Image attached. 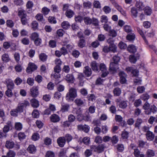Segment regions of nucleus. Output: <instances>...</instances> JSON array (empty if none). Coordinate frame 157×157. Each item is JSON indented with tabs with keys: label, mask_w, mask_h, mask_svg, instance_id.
I'll list each match as a JSON object with an SVG mask.
<instances>
[{
	"label": "nucleus",
	"mask_w": 157,
	"mask_h": 157,
	"mask_svg": "<svg viewBox=\"0 0 157 157\" xmlns=\"http://www.w3.org/2000/svg\"><path fill=\"white\" fill-rule=\"evenodd\" d=\"M83 20L86 25H90L92 24L95 26L99 25V21L96 18L94 17L91 18L89 17L86 16L84 17Z\"/></svg>",
	"instance_id": "f257e3e1"
},
{
	"label": "nucleus",
	"mask_w": 157,
	"mask_h": 157,
	"mask_svg": "<svg viewBox=\"0 0 157 157\" xmlns=\"http://www.w3.org/2000/svg\"><path fill=\"white\" fill-rule=\"evenodd\" d=\"M77 96V90L74 88L70 89L69 92L67 94L66 96V100L68 101H72L73 98Z\"/></svg>",
	"instance_id": "f03ea898"
},
{
	"label": "nucleus",
	"mask_w": 157,
	"mask_h": 157,
	"mask_svg": "<svg viewBox=\"0 0 157 157\" xmlns=\"http://www.w3.org/2000/svg\"><path fill=\"white\" fill-rule=\"evenodd\" d=\"M29 102L28 101H24L18 104L16 109L19 112H22L23 110L27 106H29Z\"/></svg>",
	"instance_id": "7ed1b4c3"
},
{
	"label": "nucleus",
	"mask_w": 157,
	"mask_h": 157,
	"mask_svg": "<svg viewBox=\"0 0 157 157\" xmlns=\"http://www.w3.org/2000/svg\"><path fill=\"white\" fill-rule=\"evenodd\" d=\"M105 148V146L103 144L99 145L97 146L92 145L90 147V149L93 150L94 151L99 153L102 152Z\"/></svg>",
	"instance_id": "20e7f679"
},
{
	"label": "nucleus",
	"mask_w": 157,
	"mask_h": 157,
	"mask_svg": "<svg viewBox=\"0 0 157 157\" xmlns=\"http://www.w3.org/2000/svg\"><path fill=\"white\" fill-rule=\"evenodd\" d=\"M99 68L100 70L102 73L101 75L102 77H105L109 74V72L107 70L106 66L104 63H102L100 64Z\"/></svg>",
	"instance_id": "39448f33"
},
{
	"label": "nucleus",
	"mask_w": 157,
	"mask_h": 157,
	"mask_svg": "<svg viewBox=\"0 0 157 157\" xmlns=\"http://www.w3.org/2000/svg\"><path fill=\"white\" fill-rule=\"evenodd\" d=\"M38 88L37 86H33L30 89V94L33 97H36L39 94Z\"/></svg>",
	"instance_id": "423d86ee"
},
{
	"label": "nucleus",
	"mask_w": 157,
	"mask_h": 157,
	"mask_svg": "<svg viewBox=\"0 0 157 157\" xmlns=\"http://www.w3.org/2000/svg\"><path fill=\"white\" fill-rule=\"evenodd\" d=\"M120 77V81L121 84L125 83L127 81L126 77L127 76L126 74L123 71H121L119 73Z\"/></svg>",
	"instance_id": "0eeeda50"
},
{
	"label": "nucleus",
	"mask_w": 157,
	"mask_h": 157,
	"mask_svg": "<svg viewBox=\"0 0 157 157\" xmlns=\"http://www.w3.org/2000/svg\"><path fill=\"white\" fill-rule=\"evenodd\" d=\"M57 142L58 145L60 147H64L66 141L63 136L60 137L58 138Z\"/></svg>",
	"instance_id": "6e6552de"
},
{
	"label": "nucleus",
	"mask_w": 157,
	"mask_h": 157,
	"mask_svg": "<svg viewBox=\"0 0 157 157\" xmlns=\"http://www.w3.org/2000/svg\"><path fill=\"white\" fill-rule=\"evenodd\" d=\"M157 111V108L156 106L154 105H151L148 110H146L145 111V113L147 115L150 114L151 112L154 113Z\"/></svg>",
	"instance_id": "1a4fd4ad"
},
{
	"label": "nucleus",
	"mask_w": 157,
	"mask_h": 157,
	"mask_svg": "<svg viewBox=\"0 0 157 157\" xmlns=\"http://www.w3.org/2000/svg\"><path fill=\"white\" fill-rule=\"evenodd\" d=\"M29 65H30V66L28 67L26 69V71L28 72H31L36 70L37 68V66L34 63H30Z\"/></svg>",
	"instance_id": "9d476101"
},
{
	"label": "nucleus",
	"mask_w": 157,
	"mask_h": 157,
	"mask_svg": "<svg viewBox=\"0 0 157 157\" xmlns=\"http://www.w3.org/2000/svg\"><path fill=\"white\" fill-rule=\"evenodd\" d=\"M12 125L10 121H8L6 124V125H5L3 128V132L6 133L10 130V128H12Z\"/></svg>",
	"instance_id": "9b49d317"
},
{
	"label": "nucleus",
	"mask_w": 157,
	"mask_h": 157,
	"mask_svg": "<svg viewBox=\"0 0 157 157\" xmlns=\"http://www.w3.org/2000/svg\"><path fill=\"white\" fill-rule=\"evenodd\" d=\"M117 68V64L113 62H112L110 63L109 70L110 72L111 71L113 73H114L116 71Z\"/></svg>",
	"instance_id": "f8f14e48"
},
{
	"label": "nucleus",
	"mask_w": 157,
	"mask_h": 157,
	"mask_svg": "<svg viewBox=\"0 0 157 157\" xmlns=\"http://www.w3.org/2000/svg\"><path fill=\"white\" fill-rule=\"evenodd\" d=\"M131 15L132 18H136L138 16V12L137 9L135 7H132L130 10Z\"/></svg>",
	"instance_id": "ddd939ff"
},
{
	"label": "nucleus",
	"mask_w": 157,
	"mask_h": 157,
	"mask_svg": "<svg viewBox=\"0 0 157 157\" xmlns=\"http://www.w3.org/2000/svg\"><path fill=\"white\" fill-rule=\"evenodd\" d=\"M17 12V15L20 18L27 15L25 11L22 8H18Z\"/></svg>",
	"instance_id": "4468645a"
},
{
	"label": "nucleus",
	"mask_w": 157,
	"mask_h": 157,
	"mask_svg": "<svg viewBox=\"0 0 157 157\" xmlns=\"http://www.w3.org/2000/svg\"><path fill=\"white\" fill-rule=\"evenodd\" d=\"M143 122H144L143 120L141 118L138 117L135 122L134 124L135 127L139 129L141 124Z\"/></svg>",
	"instance_id": "2eb2a0df"
},
{
	"label": "nucleus",
	"mask_w": 157,
	"mask_h": 157,
	"mask_svg": "<svg viewBox=\"0 0 157 157\" xmlns=\"http://www.w3.org/2000/svg\"><path fill=\"white\" fill-rule=\"evenodd\" d=\"M35 18L39 22L42 23L45 22V20L44 18L43 15L42 13H37L35 16Z\"/></svg>",
	"instance_id": "dca6fc26"
},
{
	"label": "nucleus",
	"mask_w": 157,
	"mask_h": 157,
	"mask_svg": "<svg viewBox=\"0 0 157 157\" xmlns=\"http://www.w3.org/2000/svg\"><path fill=\"white\" fill-rule=\"evenodd\" d=\"M51 121L53 122H57L60 120V118L55 114H52L50 117Z\"/></svg>",
	"instance_id": "f3484780"
},
{
	"label": "nucleus",
	"mask_w": 157,
	"mask_h": 157,
	"mask_svg": "<svg viewBox=\"0 0 157 157\" xmlns=\"http://www.w3.org/2000/svg\"><path fill=\"white\" fill-rule=\"evenodd\" d=\"M86 45V41L84 38L80 39L78 43V46L80 48H83Z\"/></svg>",
	"instance_id": "a211bd4d"
},
{
	"label": "nucleus",
	"mask_w": 157,
	"mask_h": 157,
	"mask_svg": "<svg viewBox=\"0 0 157 157\" xmlns=\"http://www.w3.org/2000/svg\"><path fill=\"white\" fill-rule=\"evenodd\" d=\"M146 138L148 140L150 141L152 140L155 137V135L152 132L148 131L146 134Z\"/></svg>",
	"instance_id": "6ab92c4d"
},
{
	"label": "nucleus",
	"mask_w": 157,
	"mask_h": 157,
	"mask_svg": "<svg viewBox=\"0 0 157 157\" xmlns=\"http://www.w3.org/2000/svg\"><path fill=\"white\" fill-rule=\"evenodd\" d=\"M78 142L81 143L82 142L85 144L87 145L90 143V141L89 138L86 137L83 138H82V137L80 138Z\"/></svg>",
	"instance_id": "aec40b11"
},
{
	"label": "nucleus",
	"mask_w": 157,
	"mask_h": 157,
	"mask_svg": "<svg viewBox=\"0 0 157 157\" xmlns=\"http://www.w3.org/2000/svg\"><path fill=\"white\" fill-rule=\"evenodd\" d=\"M15 144L14 142L10 140H7L6 142L5 146L8 149H12L13 148Z\"/></svg>",
	"instance_id": "412c9836"
},
{
	"label": "nucleus",
	"mask_w": 157,
	"mask_h": 157,
	"mask_svg": "<svg viewBox=\"0 0 157 157\" xmlns=\"http://www.w3.org/2000/svg\"><path fill=\"white\" fill-rule=\"evenodd\" d=\"M27 150L29 152L32 154H34L36 151V147L33 144L30 145Z\"/></svg>",
	"instance_id": "4be33fe9"
},
{
	"label": "nucleus",
	"mask_w": 157,
	"mask_h": 157,
	"mask_svg": "<svg viewBox=\"0 0 157 157\" xmlns=\"http://www.w3.org/2000/svg\"><path fill=\"white\" fill-rule=\"evenodd\" d=\"M31 102L32 106L34 108L38 107L39 105V101L35 98L32 99Z\"/></svg>",
	"instance_id": "5701e85b"
},
{
	"label": "nucleus",
	"mask_w": 157,
	"mask_h": 157,
	"mask_svg": "<svg viewBox=\"0 0 157 157\" xmlns=\"http://www.w3.org/2000/svg\"><path fill=\"white\" fill-rule=\"evenodd\" d=\"M84 73L87 77L90 76L92 74L91 68L89 67H85V70L84 71Z\"/></svg>",
	"instance_id": "b1692460"
},
{
	"label": "nucleus",
	"mask_w": 157,
	"mask_h": 157,
	"mask_svg": "<svg viewBox=\"0 0 157 157\" xmlns=\"http://www.w3.org/2000/svg\"><path fill=\"white\" fill-rule=\"evenodd\" d=\"M91 67L92 70L95 71H98V65L95 61H93L91 63Z\"/></svg>",
	"instance_id": "393cba45"
},
{
	"label": "nucleus",
	"mask_w": 157,
	"mask_h": 157,
	"mask_svg": "<svg viewBox=\"0 0 157 157\" xmlns=\"http://www.w3.org/2000/svg\"><path fill=\"white\" fill-rule=\"evenodd\" d=\"M128 51L130 52L134 53L136 51V47L133 45H129L127 48Z\"/></svg>",
	"instance_id": "a878e982"
},
{
	"label": "nucleus",
	"mask_w": 157,
	"mask_h": 157,
	"mask_svg": "<svg viewBox=\"0 0 157 157\" xmlns=\"http://www.w3.org/2000/svg\"><path fill=\"white\" fill-rule=\"evenodd\" d=\"M74 14V12L71 9L67 10L65 13V15L68 18H71Z\"/></svg>",
	"instance_id": "bb28decb"
},
{
	"label": "nucleus",
	"mask_w": 157,
	"mask_h": 157,
	"mask_svg": "<svg viewBox=\"0 0 157 157\" xmlns=\"http://www.w3.org/2000/svg\"><path fill=\"white\" fill-rule=\"evenodd\" d=\"M74 77L71 74H68L65 77L66 80L69 82L72 83L74 80Z\"/></svg>",
	"instance_id": "cd10ccee"
},
{
	"label": "nucleus",
	"mask_w": 157,
	"mask_h": 157,
	"mask_svg": "<svg viewBox=\"0 0 157 157\" xmlns=\"http://www.w3.org/2000/svg\"><path fill=\"white\" fill-rule=\"evenodd\" d=\"M136 29L138 33L140 34V35L141 36L144 40L146 44H147L148 41L147 40L144 35V33L142 31L139 27H137L136 28Z\"/></svg>",
	"instance_id": "c85d7f7f"
},
{
	"label": "nucleus",
	"mask_w": 157,
	"mask_h": 157,
	"mask_svg": "<svg viewBox=\"0 0 157 157\" xmlns=\"http://www.w3.org/2000/svg\"><path fill=\"white\" fill-rule=\"evenodd\" d=\"M136 7L139 9L141 10H144V6L143 3L141 2L138 1L137 2L136 4Z\"/></svg>",
	"instance_id": "c756f323"
},
{
	"label": "nucleus",
	"mask_w": 157,
	"mask_h": 157,
	"mask_svg": "<svg viewBox=\"0 0 157 157\" xmlns=\"http://www.w3.org/2000/svg\"><path fill=\"white\" fill-rule=\"evenodd\" d=\"M7 89L13 90L14 88V84L13 81L10 80H8L7 82Z\"/></svg>",
	"instance_id": "7c9ffc66"
},
{
	"label": "nucleus",
	"mask_w": 157,
	"mask_h": 157,
	"mask_svg": "<svg viewBox=\"0 0 157 157\" xmlns=\"http://www.w3.org/2000/svg\"><path fill=\"white\" fill-rule=\"evenodd\" d=\"M121 90L119 87H116L114 88L113 90V93L114 96H119L121 93Z\"/></svg>",
	"instance_id": "2f4dec72"
},
{
	"label": "nucleus",
	"mask_w": 157,
	"mask_h": 157,
	"mask_svg": "<svg viewBox=\"0 0 157 157\" xmlns=\"http://www.w3.org/2000/svg\"><path fill=\"white\" fill-rule=\"evenodd\" d=\"M144 10L145 13L147 15H150L152 13V10L151 8L149 6H147L145 7Z\"/></svg>",
	"instance_id": "473e14b6"
},
{
	"label": "nucleus",
	"mask_w": 157,
	"mask_h": 157,
	"mask_svg": "<svg viewBox=\"0 0 157 157\" xmlns=\"http://www.w3.org/2000/svg\"><path fill=\"white\" fill-rule=\"evenodd\" d=\"M50 11V9L46 7H44L42 9L41 12L43 15L45 16L48 15Z\"/></svg>",
	"instance_id": "72a5a7b5"
},
{
	"label": "nucleus",
	"mask_w": 157,
	"mask_h": 157,
	"mask_svg": "<svg viewBox=\"0 0 157 157\" xmlns=\"http://www.w3.org/2000/svg\"><path fill=\"white\" fill-rule=\"evenodd\" d=\"M22 24L23 25H25L28 23V21L29 18H28L27 16L23 17L20 18Z\"/></svg>",
	"instance_id": "f704fd0d"
},
{
	"label": "nucleus",
	"mask_w": 157,
	"mask_h": 157,
	"mask_svg": "<svg viewBox=\"0 0 157 157\" xmlns=\"http://www.w3.org/2000/svg\"><path fill=\"white\" fill-rule=\"evenodd\" d=\"M86 121H91V117L90 116L89 113L88 112H86L84 116V120Z\"/></svg>",
	"instance_id": "c9c22d12"
},
{
	"label": "nucleus",
	"mask_w": 157,
	"mask_h": 157,
	"mask_svg": "<svg viewBox=\"0 0 157 157\" xmlns=\"http://www.w3.org/2000/svg\"><path fill=\"white\" fill-rule=\"evenodd\" d=\"M65 138V140L66 141H67L68 143L70 142L72 139L73 137L71 135L69 134H66L64 136H63Z\"/></svg>",
	"instance_id": "e433bc0d"
},
{
	"label": "nucleus",
	"mask_w": 157,
	"mask_h": 157,
	"mask_svg": "<svg viewBox=\"0 0 157 157\" xmlns=\"http://www.w3.org/2000/svg\"><path fill=\"white\" fill-rule=\"evenodd\" d=\"M75 102L78 106H81L84 103L83 101L79 98H77L75 99Z\"/></svg>",
	"instance_id": "4c0bfd02"
},
{
	"label": "nucleus",
	"mask_w": 157,
	"mask_h": 157,
	"mask_svg": "<svg viewBox=\"0 0 157 157\" xmlns=\"http://www.w3.org/2000/svg\"><path fill=\"white\" fill-rule=\"evenodd\" d=\"M70 108V105L69 104H66L62 105L61 109V111L63 112H67Z\"/></svg>",
	"instance_id": "58836bf2"
},
{
	"label": "nucleus",
	"mask_w": 157,
	"mask_h": 157,
	"mask_svg": "<svg viewBox=\"0 0 157 157\" xmlns=\"http://www.w3.org/2000/svg\"><path fill=\"white\" fill-rule=\"evenodd\" d=\"M32 115L33 118H38L39 117L40 113L37 109H35L33 110Z\"/></svg>",
	"instance_id": "ea45409f"
},
{
	"label": "nucleus",
	"mask_w": 157,
	"mask_h": 157,
	"mask_svg": "<svg viewBox=\"0 0 157 157\" xmlns=\"http://www.w3.org/2000/svg\"><path fill=\"white\" fill-rule=\"evenodd\" d=\"M39 58L41 61L43 62L46 61L47 59V56L44 53H41L39 55Z\"/></svg>",
	"instance_id": "a19ab883"
},
{
	"label": "nucleus",
	"mask_w": 157,
	"mask_h": 157,
	"mask_svg": "<svg viewBox=\"0 0 157 157\" xmlns=\"http://www.w3.org/2000/svg\"><path fill=\"white\" fill-rule=\"evenodd\" d=\"M40 138V135L37 132L33 133L32 136V139L34 141H36L38 140Z\"/></svg>",
	"instance_id": "79ce46f5"
},
{
	"label": "nucleus",
	"mask_w": 157,
	"mask_h": 157,
	"mask_svg": "<svg viewBox=\"0 0 157 157\" xmlns=\"http://www.w3.org/2000/svg\"><path fill=\"white\" fill-rule=\"evenodd\" d=\"M135 38V35L134 33H130L127 35L126 36L127 40L129 41H133Z\"/></svg>",
	"instance_id": "37998d69"
},
{
	"label": "nucleus",
	"mask_w": 157,
	"mask_h": 157,
	"mask_svg": "<svg viewBox=\"0 0 157 157\" xmlns=\"http://www.w3.org/2000/svg\"><path fill=\"white\" fill-rule=\"evenodd\" d=\"M109 47V51H111L113 52H116L117 47L114 44H110Z\"/></svg>",
	"instance_id": "c03bdc74"
},
{
	"label": "nucleus",
	"mask_w": 157,
	"mask_h": 157,
	"mask_svg": "<svg viewBox=\"0 0 157 157\" xmlns=\"http://www.w3.org/2000/svg\"><path fill=\"white\" fill-rule=\"evenodd\" d=\"M22 128V124L20 122L16 123L15 125V129L18 131L21 130Z\"/></svg>",
	"instance_id": "a18cd8bd"
},
{
	"label": "nucleus",
	"mask_w": 157,
	"mask_h": 157,
	"mask_svg": "<svg viewBox=\"0 0 157 157\" xmlns=\"http://www.w3.org/2000/svg\"><path fill=\"white\" fill-rule=\"evenodd\" d=\"M109 35L113 37H114L117 36V33L114 30L111 29L109 32Z\"/></svg>",
	"instance_id": "49530a36"
},
{
	"label": "nucleus",
	"mask_w": 157,
	"mask_h": 157,
	"mask_svg": "<svg viewBox=\"0 0 157 157\" xmlns=\"http://www.w3.org/2000/svg\"><path fill=\"white\" fill-rule=\"evenodd\" d=\"M2 60L4 62H8L9 60L8 55L6 54H5L3 55L2 56Z\"/></svg>",
	"instance_id": "de8ad7c7"
},
{
	"label": "nucleus",
	"mask_w": 157,
	"mask_h": 157,
	"mask_svg": "<svg viewBox=\"0 0 157 157\" xmlns=\"http://www.w3.org/2000/svg\"><path fill=\"white\" fill-rule=\"evenodd\" d=\"M147 154L149 157L153 156L155 155V151L152 150L148 149L146 152Z\"/></svg>",
	"instance_id": "09e8293b"
},
{
	"label": "nucleus",
	"mask_w": 157,
	"mask_h": 157,
	"mask_svg": "<svg viewBox=\"0 0 157 157\" xmlns=\"http://www.w3.org/2000/svg\"><path fill=\"white\" fill-rule=\"evenodd\" d=\"M128 132L125 130L122 132L121 133L122 137L123 139H127L128 137Z\"/></svg>",
	"instance_id": "8fccbe9b"
},
{
	"label": "nucleus",
	"mask_w": 157,
	"mask_h": 157,
	"mask_svg": "<svg viewBox=\"0 0 157 157\" xmlns=\"http://www.w3.org/2000/svg\"><path fill=\"white\" fill-rule=\"evenodd\" d=\"M5 94L9 98L11 97L13 95L12 90L10 89H7L5 92Z\"/></svg>",
	"instance_id": "3c124183"
},
{
	"label": "nucleus",
	"mask_w": 157,
	"mask_h": 157,
	"mask_svg": "<svg viewBox=\"0 0 157 157\" xmlns=\"http://www.w3.org/2000/svg\"><path fill=\"white\" fill-rule=\"evenodd\" d=\"M62 26L63 28L66 29L70 27V25L68 21H64L62 23Z\"/></svg>",
	"instance_id": "603ef678"
},
{
	"label": "nucleus",
	"mask_w": 157,
	"mask_h": 157,
	"mask_svg": "<svg viewBox=\"0 0 157 157\" xmlns=\"http://www.w3.org/2000/svg\"><path fill=\"white\" fill-rule=\"evenodd\" d=\"M87 98L89 101H93L95 100L96 97L94 94H89L88 95Z\"/></svg>",
	"instance_id": "864d4df0"
},
{
	"label": "nucleus",
	"mask_w": 157,
	"mask_h": 157,
	"mask_svg": "<svg viewBox=\"0 0 157 157\" xmlns=\"http://www.w3.org/2000/svg\"><path fill=\"white\" fill-rule=\"evenodd\" d=\"M80 54V53L78 51L75 50L72 51V55L75 58H78Z\"/></svg>",
	"instance_id": "5fc2aeb1"
},
{
	"label": "nucleus",
	"mask_w": 157,
	"mask_h": 157,
	"mask_svg": "<svg viewBox=\"0 0 157 157\" xmlns=\"http://www.w3.org/2000/svg\"><path fill=\"white\" fill-rule=\"evenodd\" d=\"M149 98V95L147 94H144L140 97L141 99L144 101L147 100Z\"/></svg>",
	"instance_id": "6e6d98bb"
},
{
	"label": "nucleus",
	"mask_w": 157,
	"mask_h": 157,
	"mask_svg": "<svg viewBox=\"0 0 157 157\" xmlns=\"http://www.w3.org/2000/svg\"><path fill=\"white\" fill-rule=\"evenodd\" d=\"M32 29L34 30L38 28V24L36 21H34L32 23Z\"/></svg>",
	"instance_id": "4d7b16f0"
},
{
	"label": "nucleus",
	"mask_w": 157,
	"mask_h": 157,
	"mask_svg": "<svg viewBox=\"0 0 157 157\" xmlns=\"http://www.w3.org/2000/svg\"><path fill=\"white\" fill-rule=\"evenodd\" d=\"M92 149H86L85 152V155L86 157H89L92 155Z\"/></svg>",
	"instance_id": "13d9d810"
},
{
	"label": "nucleus",
	"mask_w": 157,
	"mask_h": 157,
	"mask_svg": "<svg viewBox=\"0 0 157 157\" xmlns=\"http://www.w3.org/2000/svg\"><path fill=\"white\" fill-rule=\"evenodd\" d=\"M83 20L82 17L80 15L75 16V20L77 22L81 23L82 21Z\"/></svg>",
	"instance_id": "bf43d9fd"
},
{
	"label": "nucleus",
	"mask_w": 157,
	"mask_h": 157,
	"mask_svg": "<svg viewBox=\"0 0 157 157\" xmlns=\"http://www.w3.org/2000/svg\"><path fill=\"white\" fill-rule=\"evenodd\" d=\"M48 21L52 24H56V21L55 18L52 16H49L48 18Z\"/></svg>",
	"instance_id": "052dcab7"
},
{
	"label": "nucleus",
	"mask_w": 157,
	"mask_h": 157,
	"mask_svg": "<svg viewBox=\"0 0 157 157\" xmlns=\"http://www.w3.org/2000/svg\"><path fill=\"white\" fill-rule=\"evenodd\" d=\"M75 119V117L72 114H70L68 116V121L71 123L74 122Z\"/></svg>",
	"instance_id": "680f3d73"
},
{
	"label": "nucleus",
	"mask_w": 157,
	"mask_h": 157,
	"mask_svg": "<svg viewBox=\"0 0 157 157\" xmlns=\"http://www.w3.org/2000/svg\"><path fill=\"white\" fill-rule=\"evenodd\" d=\"M51 139L48 137H46L44 140V143L47 145H50L51 144Z\"/></svg>",
	"instance_id": "e2e57ef3"
},
{
	"label": "nucleus",
	"mask_w": 157,
	"mask_h": 157,
	"mask_svg": "<svg viewBox=\"0 0 157 157\" xmlns=\"http://www.w3.org/2000/svg\"><path fill=\"white\" fill-rule=\"evenodd\" d=\"M117 150L119 152H122L124 149L123 145L121 144H118L117 146Z\"/></svg>",
	"instance_id": "0e129e2a"
},
{
	"label": "nucleus",
	"mask_w": 157,
	"mask_h": 157,
	"mask_svg": "<svg viewBox=\"0 0 157 157\" xmlns=\"http://www.w3.org/2000/svg\"><path fill=\"white\" fill-rule=\"evenodd\" d=\"M108 19L107 16L102 15L101 17V21L102 23H106L108 22Z\"/></svg>",
	"instance_id": "69168bd1"
},
{
	"label": "nucleus",
	"mask_w": 157,
	"mask_h": 157,
	"mask_svg": "<svg viewBox=\"0 0 157 157\" xmlns=\"http://www.w3.org/2000/svg\"><path fill=\"white\" fill-rule=\"evenodd\" d=\"M16 154L12 150H10L7 154V157H15Z\"/></svg>",
	"instance_id": "338daca9"
},
{
	"label": "nucleus",
	"mask_w": 157,
	"mask_h": 157,
	"mask_svg": "<svg viewBox=\"0 0 157 157\" xmlns=\"http://www.w3.org/2000/svg\"><path fill=\"white\" fill-rule=\"evenodd\" d=\"M133 154L136 157H139L140 155V152L138 148L134 149Z\"/></svg>",
	"instance_id": "774afa93"
}]
</instances>
